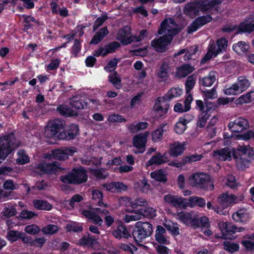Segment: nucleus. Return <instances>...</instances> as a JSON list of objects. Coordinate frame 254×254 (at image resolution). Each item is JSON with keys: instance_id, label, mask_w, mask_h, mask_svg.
I'll use <instances>...</instances> for the list:
<instances>
[{"instance_id": "obj_1", "label": "nucleus", "mask_w": 254, "mask_h": 254, "mask_svg": "<svg viewBox=\"0 0 254 254\" xmlns=\"http://www.w3.org/2000/svg\"><path fill=\"white\" fill-rule=\"evenodd\" d=\"M221 2L222 0H195L186 4L184 11L185 14L192 18L198 15L200 11H207Z\"/></svg>"}, {"instance_id": "obj_2", "label": "nucleus", "mask_w": 254, "mask_h": 254, "mask_svg": "<svg viewBox=\"0 0 254 254\" xmlns=\"http://www.w3.org/2000/svg\"><path fill=\"white\" fill-rule=\"evenodd\" d=\"M109 211L105 209L95 207L91 208L90 210H83L82 214L86 218L91 219L95 224L99 226H102L103 220L100 215H106L105 221L107 227H110L114 222V218L111 215H108Z\"/></svg>"}, {"instance_id": "obj_3", "label": "nucleus", "mask_w": 254, "mask_h": 254, "mask_svg": "<svg viewBox=\"0 0 254 254\" xmlns=\"http://www.w3.org/2000/svg\"><path fill=\"white\" fill-rule=\"evenodd\" d=\"M183 93L182 90L178 87L171 88L167 93L165 97H158L154 105L153 109L160 117L163 116L167 113L169 107V104L166 100L180 96Z\"/></svg>"}, {"instance_id": "obj_4", "label": "nucleus", "mask_w": 254, "mask_h": 254, "mask_svg": "<svg viewBox=\"0 0 254 254\" xmlns=\"http://www.w3.org/2000/svg\"><path fill=\"white\" fill-rule=\"evenodd\" d=\"M18 146V143L13 134L0 137V163Z\"/></svg>"}, {"instance_id": "obj_5", "label": "nucleus", "mask_w": 254, "mask_h": 254, "mask_svg": "<svg viewBox=\"0 0 254 254\" xmlns=\"http://www.w3.org/2000/svg\"><path fill=\"white\" fill-rule=\"evenodd\" d=\"M189 181L190 184L193 187L206 190H212L214 188L210 176L203 173L197 172L192 174Z\"/></svg>"}, {"instance_id": "obj_6", "label": "nucleus", "mask_w": 254, "mask_h": 254, "mask_svg": "<svg viewBox=\"0 0 254 254\" xmlns=\"http://www.w3.org/2000/svg\"><path fill=\"white\" fill-rule=\"evenodd\" d=\"M153 232L152 225L148 222H137L132 231V236L136 243L142 242L151 235Z\"/></svg>"}, {"instance_id": "obj_7", "label": "nucleus", "mask_w": 254, "mask_h": 254, "mask_svg": "<svg viewBox=\"0 0 254 254\" xmlns=\"http://www.w3.org/2000/svg\"><path fill=\"white\" fill-rule=\"evenodd\" d=\"M181 29L179 26L171 18L164 19L161 24L160 28L158 30V34L163 35L166 38L172 40L173 37L179 33Z\"/></svg>"}, {"instance_id": "obj_8", "label": "nucleus", "mask_w": 254, "mask_h": 254, "mask_svg": "<svg viewBox=\"0 0 254 254\" xmlns=\"http://www.w3.org/2000/svg\"><path fill=\"white\" fill-rule=\"evenodd\" d=\"M87 180L86 172L82 168L73 169L69 174L61 177V181L66 184H79L85 182Z\"/></svg>"}, {"instance_id": "obj_9", "label": "nucleus", "mask_w": 254, "mask_h": 254, "mask_svg": "<svg viewBox=\"0 0 254 254\" xmlns=\"http://www.w3.org/2000/svg\"><path fill=\"white\" fill-rule=\"evenodd\" d=\"M228 41L225 38H220L217 41L216 45L214 41L210 43L208 51L205 56L201 60V63H204L210 60L213 56L217 55L222 51H225L227 47Z\"/></svg>"}, {"instance_id": "obj_10", "label": "nucleus", "mask_w": 254, "mask_h": 254, "mask_svg": "<svg viewBox=\"0 0 254 254\" xmlns=\"http://www.w3.org/2000/svg\"><path fill=\"white\" fill-rule=\"evenodd\" d=\"M149 135V131H145L133 136L132 138L133 145L138 149L136 153H142L145 150L147 138Z\"/></svg>"}, {"instance_id": "obj_11", "label": "nucleus", "mask_w": 254, "mask_h": 254, "mask_svg": "<svg viewBox=\"0 0 254 254\" xmlns=\"http://www.w3.org/2000/svg\"><path fill=\"white\" fill-rule=\"evenodd\" d=\"M250 127L248 120L239 117L234 121L229 123L228 127L232 132H240L247 129Z\"/></svg>"}, {"instance_id": "obj_12", "label": "nucleus", "mask_w": 254, "mask_h": 254, "mask_svg": "<svg viewBox=\"0 0 254 254\" xmlns=\"http://www.w3.org/2000/svg\"><path fill=\"white\" fill-rule=\"evenodd\" d=\"M165 202L176 208H186L187 207L186 199L178 195L168 194L164 196Z\"/></svg>"}, {"instance_id": "obj_13", "label": "nucleus", "mask_w": 254, "mask_h": 254, "mask_svg": "<svg viewBox=\"0 0 254 254\" xmlns=\"http://www.w3.org/2000/svg\"><path fill=\"white\" fill-rule=\"evenodd\" d=\"M176 216L178 220L186 225L193 226L196 224L197 215L194 212L181 211Z\"/></svg>"}, {"instance_id": "obj_14", "label": "nucleus", "mask_w": 254, "mask_h": 254, "mask_svg": "<svg viewBox=\"0 0 254 254\" xmlns=\"http://www.w3.org/2000/svg\"><path fill=\"white\" fill-rule=\"evenodd\" d=\"M243 199L242 196H237L233 194L224 193L219 195L218 198V202L224 208H226L230 204L237 203L241 201Z\"/></svg>"}, {"instance_id": "obj_15", "label": "nucleus", "mask_w": 254, "mask_h": 254, "mask_svg": "<svg viewBox=\"0 0 254 254\" xmlns=\"http://www.w3.org/2000/svg\"><path fill=\"white\" fill-rule=\"evenodd\" d=\"M76 151L74 147H64L59 149L53 150L52 155L54 158L57 160H64L72 155Z\"/></svg>"}, {"instance_id": "obj_16", "label": "nucleus", "mask_w": 254, "mask_h": 254, "mask_svg": "<svg viewBox=\"0 0 254 254\" xmlns=\"http://www.w3.org/2000/svg\"><path fill=\"white\" fill-rule=\"evenodd\" d=\"M117 39L126 45L133 42V36L131 35L130 28L128 26H125L121 29L117 33Z\"/></svg>"}, {"instance_id": "obj_17", "label": "nucleus", "mask_w": 254, "mask_h": 254, "mask_svg": "<svg viewBox=\"0 0 254 254\" xmlns=\"http://www.w3.org/2000/svg\"><path fill=\"white\" fill-rule=\"evenodd\" d=\"M78 127L75 124L68 126L62 132H60L58 137L60 139L69 140L74 139L78 133Z\"/></svg>"}, {"instance_id": "obj_18", "label": "nucleus", "mask_w": 254, "mask_h": 254, "mask_svg": "<svg viewBox=\"0 0 254 254\" xmlns=\"http://www.w3.org/2000/svg\"><path fill=\"white\" fill-rule=\"evenodd\" d=\"M212 18L209 15L200 16L194 20L188 27V32L191 34L205 24L210 22Z\"/></svg>"}, {"instance_id": "obj_19", "label": "nucleus", "mask_w": 254, "mask_h": 254, "mask_svg": "<svg viewBox=\"0 0 254 254\" xmlns=\"http://www.w3.org/2000/svg\"><path fill=\"white\" fill-rule=\"evenodd\" d=\"M172 41L166 38L165 36H161L159 38H155L151 41V46L154 49L158 52H164L167 49V47Z\"/></svg>"}, {"instance_id": "obj_20", "label": "nucleus", "mask_w": 254, "mask_h": 254, "mask_svg": "<svg viewBox=\"0 0 254 254\" xmlns=\"http://www.w3.org/2000/svg\"><path fill=\"white\" fill-rule=\"evenodd\" d=\"M172 67L168 61H163L156 73L157 77L163 81H166L169 77V74L172 71Z\"/></svg>"}, {"instance_id": "obj_21", "label": "nucleus", "mask_w": 254, "mask_h": 254, "mask_svg": "<svg viewBox=\"0 0 254 254\" xmlns=\"http://www.w3.org/2000/svg\"><path fill=\"white\" fill-rule=\"evenodd\" d=\"M186 142L175 141L169 144L168 153L172 157H176L181 156L184 153Z\"/></svg>"}, {"instance_id": "obj_22", "label": "nucleus", "mask_w": 254, "mask_h": 254, "mask_svg": "<svg viewBox=\"0 0 254 254\" xmlns=\"http://www.w3.org/2000/svg\"><path fill=\"white\" fill-rule=\"evenodd\" d=\"M120 45L117 42H113L107 45L105 48H99L94 51L93 55L96 57L105 56L107 54L114 52Z\"/></svg>"}, {"instance_id": "obj_23", "label": "nucleus", "mask_w": 254, "mask_h": 254, "mask_svg": "<svg viewBox=\"0 0 254 254\" xmlns=\"http://www.w3.org/2000/svg\"><path fill=\"white\" fill-rule=\"evenodd\" d=\"M88 102L86 98L80 95H76L71 99L70 102L71 107L76 110H81L87 106Z\"/></svg>"}, {"instance_id": "obj_24", "label": "nucleus", "mask_w": 254, "mask_h": 254, "mask_svg": "<svg viewBox=\"0 0 254 254\" xmlns=\"http://www.w3.org/2000/svg\"><path fill=\"white\" fill-rule=\"evenodd\" d=\"M192 100L191 94L188 95L183 104L180 103H176L174 106V111L178 113H183L189 111L190 109V103Z\"/></svg>"}, {"instance_id": "obj_25", "label": "nucleus", "mask_w": 254, "mask_h": 254, "mask_svg": "<svg viewBox=\"0 0 254 254\" xmlns=\"http://www.w3.org/2000/svg\"><path fill=\"white\" fill-rule=\"evenodd\" d=\"M213 156L221 161L230 160L231 159V151L228 147L214 151Z\"/></svg>"}, {"instance_id": "obj_26", "label": "nucleus", "mask_w": 254, "mask_h": 254, "mask_svg": "<svg viewBox=\"0 0 254 254\" xmlns=\"http://www.w3.org/2000/svg\"><path fill=\"white\" fill-rule=\"evenodd\" d=\"M38 168L46 174L55 173L60 169L59 163L54 162L50 164H40L38 165Z\"/></svg>"}, {"instance_id": "obj_27", "label": "nucleus", "mask_w": 254, "mask_h": 254, "mask_svg": "<svg viewBox=\"0 0 254 254\" xmlns=\"http://www.w3.org/2000/svg\"><path fill=\"white\" fill-rule=\"evenodd\" d=\"M166 230L161 226H158L155 231V240L160 244H169L168 238L165 235Z\"/></svg>"}, {"instance_id": "obj_28", "label": "nucleus", "mask_w": 254, "mask_h": 254, "mask_svg": "<svg viewBox=\"0 0 254 254\" xmlns=\"http://www.w3.org/2000/svg\"><path fill=\"white\" fill-rule=\"evenodd\" d=\"M103 193L98 190H92V200L93 204L100 207H108V204L103 202Z\"/></svg>"}, {"instance_id": "obj_29", "label": "nucleus", "mask_w": 254, "mask_h": 254, "mask_svg": "<svg viewBox=\"0 0 254 254\" xmlns=\"http://www.w3.org/2000/svg\"><path fill=\"white\" fill-rule=\"evenodd\" d=\"M148 126V124L146 122H133L127 124L126 127L127 130L131 133H136L141 130L146 129Z\"/></svg>"}, {"instance_id": "obj_30", "label": "nucleus", "mask_w": 254, "mask_h": 254, "mask_svg": "<svg viewBox=\"0 0 254 254\" xmlns=\"http://www.w3.org/2000/svg\"><path fill=\"white\" fill-rule=\"evenodd\" d=\"M194 68L188 64H184L177 68L176 76L179 78H184L193 71Z\"/></svg>"}, {"instance_id": "obj_31", "label": "nucleus", "mask_w": 254, "mask_h": 254, "mask_svg": "<svg viewBox=\"0 0 254 254\" xmlns=\"http://www.w3.org/2000/svg\"><path fill=\"white\" fill-rule=\"evenodd\" d=\"M168 159L166 156L165 154L162 155L161 153H158L156 155L153 156L147 162L148 166L155 165H160L168 162Z\"/></svg>"}, {"instance_id": "obj_32", "label": "nucleus", "mask_w": 254, "mask_h": 254, "mask_svg": "<svg viewBox=\"0 0 254 254\" xmlns=\"http://www.w3.org/2000/svg\"><path fill=\"white\" fill-rule=\"evenodd\" d=\"M252 22H253V20L251 18L242 23L238 28L237 33L241 32L250 33L254 31V23L252 24Z\"/></svg>"}, {"instance_id": "obj_33", "label": "nucleus", "mask_w": 254, "mask_h": 254, "mask_svg": "<svg viewBox=\"0 0 254 254\" xmlns=\"http://www.w3.org/2000/svg\"><path fill=\"white\" fill-rule=\"evenodd\" d=\"M185 118H180L174 127L175 132L178 134H182L187 128V125L190 122V119Z\"/></svg>"}, {"instance_id": "obj_34", "label": "nucleus", "mask_w": 254, "mask_h": 254, "mask_svg": "<svg viewBox=\"0 0 254 254\" xmlns=\"http://www.w3.org/2000/svg\"><path fill=\"white\" fill-rule=\"evenodd\" d=\"M206 201L205 199L202 197L196 196H190L188 198V202H187V206L193 207L198 206L200 207L205 206Z\"/></svg>"}, {"instance_id": "obj_35", "label": "nucleus", "mask_w": 254, "mask_h": 254, "mask_svg": "<svg viewBox=\"0 0 254 254\" xmlns=\"http://www.w3.org/2000/svg\"><path fill=\"white\" fill-rule=\"evenodd\" d=\"M168 129L167 124H162L160 127L157 128L152 134V140L154 142H158L162 138L164 132L166 131Z\"/></svg>"}, {"instance_id": "obj_36", "label": "nucleus", "mask_w": 254, "mask_h": 254, "mask_svg": "<svg viewBox=\"0 0 254 254\" xmlns=\"http://www.w3.org/2000/svg\"><path fill=\"white\" fill-rule=\"evenodd\" d=\"M112 234L115 238L119 239L122 237L128 238L131 237L126 227L123 225H119L117 229L113 231Z\"/></svg>"}, {"instance_id": "obj_37", "label": "nucleus", "mask_w": 254, "mask_h": 254, "mask_svg": "<svg viewBox=\"0 0 254 254\" xmlns=\"http://www.w3.org/2000/svg\"><path fill=\"white\" fill-rule=\"evenodd\" d=\"M233 219L236 222L245 223L249 219V215L246 209H243L238 210L232 215Z\"/></svg>"}, {"instance_id": "obj_38", "label": "nucleus", "mask_w": 254, "mask_h": 254, "mask_svg": "<svg viewBox=\"0 0 254 254\" xmlns=\"http://www.w3.org/2000/svg\"><path fill=\"white\" fill-rule=\"evenodd\" d=\"M109 31L106 27H103L100 29L93 37L90 43L93 44H97L100 43L105 36L108 35Z\"/></svg>"}, {"instance_id": "obj_39", "label": "nucleus", "mask_w": 254, "mask_h": 254, "mask_svg": "<svg viewBox=\"0 0 254 254\" xmlns=\"http://www.w3.org/2000/svg\"><path fill=\"white\" fill-rule=\"evenodd\" d=\"M33 203L35 208L38 210L49 211L52 209V205L47 201L41 199L34 200Z\"/></svg>"}, {"instance_id": "obj_40", "label": "nucleus", "mask_w": 254, "mask_h": 254, "mask_svg": "<svg viewBox=\"0 0 254 254\" xmlns=\"http://www.w3.org/2000/svg\"><path fill=\"white\" fill-rule=\"evenodd\" d=\"M122 199L125 202H130L132 208H136L138 206H145L147 205V201L143 198H137L132 201H130V199L128 197L123 198Z\"/></svg>"}, {"instance_id": "obj_41", "label": "nucleus", "mask_w": 254, "mask_h": 254, "mask_svg": "<svg viewBox=\"0 0 254 254\" xmlns=\"http://www.w3.org/2000/svg\"><path fill=\"white\" fill-rule=\"evenodd\" d=\"M237 168L239 170H244L249 168L251 165V160L241 156L240 158L236 157Z\"/></svg>"}, {"instance_id": "obj_42", "label": "nucleus", "mask_w": 254, "mask_h": 254, "mask_svg": "<svg viewBox=\"0 0 254 254\" xmlns=\"http://www.w3.org/2000/svg\"><path fill=\"white\" fill-rule=\"evenodd\" d=\"M236 84L241 93L248 89L251 85L250 81L245 76L239 77Z\"/></svg>"}, {"instance_id": "obj_43", "label": "nucleus", "mask_w": 254, "mask_h": 254, "mask_svg": "<svg viewBox=\"0 0 254 254\" xmlns=\"http://www.w3.org/2000/svg\"><path fill=\"white\" fill-rule=\"evenodd\" d=\"M215 72L211 71L206 77L202 78L199 82L204 86H211L216 80Z\"/></svg>"}, {"instance_id": "obj_44", "label": "nucleus", "mask_w": 254, "mask_h": 254, "mask_svg": "<svg viewBox=\"0 0 254 254\" xmlns=\"http://www.w3.org/2000/svg\"><path fill=\"white\" fill-rule=\"evenodd\" d=\"M234 51L238 54L246 52L249 49V45L244 41H239L233 46Z\"/></svg>"}, {"instance_id": "obj_45", "label": "nucleus", "mask_w": 254, "mask_h": 254, "mask_svg": "<svg viewBox=\"0 0 254 254\" xmlns=\"http://www.w3.org/2000/svg\"><path fill=\"white\" fill-rule=\"evenodd\" d=\"M97 239L96 237L88 234L80 239L78 241V244L82 246L89 247L91 246Z\"/></svg>"}, {"instance_id": "obj_46", "label": "nucleus", "mask_w": 254, "mask_h": 254, "mask_svg": "<svg viewBox=\"0 0 254 254\" xmlns=\"http://www.w3.org/2000/svg\"><path fill=\"white\" fill-rule=\"evenodd\" d=\"M254 100V91H251L246 94L242 95L237 100L238 104H243L251 102Z\"/></svg>"}, {"instance_id": "obj_47", "label": "nucleus", "mask_w": 254, "mask_h": 254, "mask_svg": "<svg viewBox=\"0 0 254 254\" xmlns=\"http://www.w3.org/2000/svg\"><path fill=\"white\" fill-rule=\"evenodd\" d=\"M150 176L152 179L157 181L165 182L167 181V178L164 173V171L162 169L156 170L151 172Z\"/></svg>"}, {"instance_id": "obj_48", "label": "nucleus", "mask_w": 254, "mask_h": 254, "mask_svg": "<svg viewBox=\"0 0 254 254\" xmlns=\"http://www.w3.org/2000/svg\"><path fill=\"white\" fill-rule=\"evenodd\" d=\"M23 234L18 231H9L6 235L7 239L11 243L23 238Z\"/></svg>"}, {"instance_id": "obj_49", "label": "nucleus", "mask_w": 254, "mask_h": 254, "mask_svg": "<svg viewBox=\"0 0 254 254\" xmlns=\"http://www.w3.org/2000/svg\"><path fill=\"white\" fill-rule=\"evenodd\" d=\"M141 214H140L139 209L136 212H133L130 214L125 215L123 218L124 221L126 223H129L131 221H137L141 219Z\"/></svg>"}, {"instance_id": "obj_50", "label": "nucleus", "mask_w": 254, "mask_h": 254, "mask_svg": "<svg viewBox=\"0 0 254 254\" xmlns=\"http://www.w3.org/2000/svg\"><path fill=\"white\" fill-rule=\"evenodd\" d=\"M60 230L59 227L54 224H49L42 229V233L45 235H52L57 233Z\"/></svg>"}, {"instance_id": "obj_51", "label": "nucleus", "mask_w": 254, "mask_h": 254, "mask_svg": "<svg viewBox=\"0 0 254 254\" xmlns=\"http://www.w3.org/2000/svg\"><path fill=\"white\" fill-rule=\"evenodd\" d=\"M196 79V76L194 74H192L190 76H189L187 78L185 84V86L186 92L188 94V95L190 94V92L193 88L195 83Z\"/></svg>"}, {"instance_id": "obj_52", "label": "nucleus", "mask_w": 254, "mask_h": 254, "mask_svg": "<svg viewBox=\"0 0 254 254\" xmlns=\"http://www.w3.org/2000/svg\"><path fill=\"white\" fill-rule=\"evenodd\" d=\"M109 79L110 82L117 89L121 88V79L117 72H114L113 74L109 76Z\"/></svg>"}, {"instance_id": "obj_53", "label": "nucleus", "mask_w": 254, "mask_h": 254, "mask_svg": "<svg viewBox=\"0 0 254 254\" xmlns=\"http://www.w3.org/2000/svg\"><path fill=\"white\" fill-rule=\"evenodd\" d=\"M210 117L208 112L201 113L198 116L197 126L200 127L205 126L206 123Z\"/></svg>"}, {"instance_id": "obj_54", "label": "nucleus", "mask_w": 254, "mask_h": 254, "mask_svg": "<svg viewBox=\"0 0 254 254\" xmlns=\"http://www.w3.org/2000/svg\"><path fill=\"white\" fill-rule=\"evenodd\" d=\"M18 157L16 162L18 164H25L29 161V158L23 150H19L17 152Z\"/></svg>"}, {"instance_id": "obj_55", "label": "nucleus", "mask_w": 254, "mask_h": 254, "mask_svg": "<svg viewBox=\"0 0 254 254\" xmlns=\"http://www.w3.org/2000/svg\"><path fill=\"white\" fill-rule=\"evenodd\" d=\"M141 217H147L149 218H153L156 216V210L152 207H146L143 209H139Z\"/></svg>"}, {"instance_id": "obj_56", "label": "nucleus", "mask_w": 254, "mask_h": 254, "mask_svg": "<svg viewBox=\"0 0 254 254\" xmlns=\"http://www.w3.org/2000/svg\"><path fill=\"white\" fill-rule=\"evenodd\" d=\"M237 150L242 152L244 155H247L251 157L253 156L254 152L249 145H239L237 147Z\"/></svg>"}, {"instance_id": "obj_57", "label": "nucleus", "mask_w": 254, "mask_h": 254, "mask_svg": "<svg viewBox=\"0 0 254 254\" xmlns=\"http://www.w3.org/2000/svg\"><path fill=\"white\" fill-rule=\"evenodd\" d=\"M108 121L112 123H126L127 122V120L122 115L114 114L109 116Z\"/></svg>"}, {"instance_id": "obj_58", "label": "nucleus", "mask_w": 254, "mask_h": 254, "mask_svg": "<svg viewBox=\"0 0 254 254\" xmlns=\"http://www.w3.org/2000/svg\"><path fill=\"white\" fill-rule=\"evenodd\" d=\"M202 157L203 156L201 154H192L187 156L183 158L184 164L186 165L188 163L201 160Z\"/></svg>"}, {"instance_id": "obj_59", "label": "nucleus", "mask_w": 254, "mask_h": 254, "mask_svg": "<svg viewBox=\"0 0 254 254\" xmlns=\"http://www.w3.org/2000/svg\"><path fill=\"white\" fill-rule=\"evenodd\" d=\"M119 248L123 251L131 254H133L137 251V248L131 244L121 243Z\"/></svg>"}, {"instance_id": "obj_60", "label": "nucleus", "mask_w": 254, "mask_h": 254, "mask_svg": "<svg viewBox=\"0 0 254 254\" xmlns=\"http://www.w3.org/2000/svg\"><path fill=\"white\" fill-rule=\"evenodd\" d=\"M224 93L227 95H238L241 93L236 84H233L231 87L226 88L224 90Z\"/></svg>"}, {"instance_id": "obj_61", "label": "nucleus", "mask_w": 254, "mask_h": 254, "mask_svg": "<svg viewBox=\"0 0 254 254\" xmlns=\"http://www.w3.org/2000/svg\"><path fill=\"white\" fill-rule=\"evenodd\" d=\"M52 126L51 127H55L59 132L63 129L65 125V122L62 120L56 119L49 122Z\"/></svg>"}, {"instance_id": "obj_62", "label": "nucleus", "mask_w": 254, "mask_h": 254, "mask_svg": "<svg viewBox=\"0 0 254 254\" xmlns=\"http://www.w3.org/2000/svg\"><path fill=\"white\" fill-rule=\"evenodd\" d=\"M37 215V214L33 211L24 209L20 212L19 216L22 219H30Z\"/></svg>"}, {"instance_id": "obj_63", "label": "nucleus", "mask_w": 254, "mask_h": 254, "mask_svg": "<svg viewBox=\"0 0 254 254\" xmlns=\"http://www.w3.org/2000/svg\"><path fill=\"white\" fill-rule=\"evenodd\" d=\"M66 229L68 232H78L82 230V227L81 224L73 222L67 225Z\"/></svg>"}, {"instance_id": "obj_64", "label": "nucleus", "mask_w": 254, "mask_h": 254, "mask_svg": "<svg viewBox=\"0 0 254 254\" xmlns=\"http://www.w3.org/2000/svg\"><path fill=\"white\" fill-rule=\"evenodd\" d=\"M108 16L107 14H103L101 16L98 17L93 25V30L95 31L100 26H101L103 23L108 19Z\"/></svg>"}]
</instances>
